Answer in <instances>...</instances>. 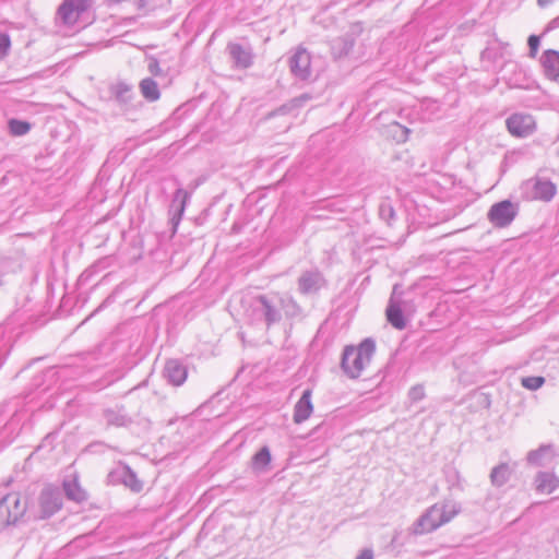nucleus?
<instances>
[{"label":"nucleus","mask_w":559,"mask_h":559,"mask_svg":"<svg viewBox=\"0 0 559 559\" xmlns=\"http://www.w3.org/2000/svg\"><path fill=\"white\" fill-rule=\"evenodd\" d=\"M461 512V504L453 500L435 503L429 507L412 525L411 533L425 535L449 523Z\"/></svg>","instance_id":"obj_1"},{"label":"nucleus","mask_w":559,"mask_h":559,"mask_svg":"<svg viewBox=\"0 0 559 559\" xmlns=\"http://www.w3.org/2000/svg\"><path fill=\"white\" fill-rule=\"evenodd\" d=\"M374 352L376 343L372 338H365L358 346H346L341 361L344 373L352 379L358 378L370 364Z\"/></svg>","instance_id":"obj_2"},{"label":"nucleus","mask_w":559,"mask_h":559,"mask_svg":"<svg viewBox=\"0 0 559 559\" xmlns=\"http://www.w3.org/2000/svg\"><path fill=\"white\" fill-rule=\"evenodd\" d=\"M278 302L276 294L259 295L252 299L250 307L254 318L263 321L270 328L282 319Z\"/></svg>","instance_id":"obj_3"},{"label":"nucleus","mask_w":559,"mask_h":559,"mask_svg":"<svg viewBox=\"0 0 559 559\" xmlns=\"http://www.w3.org/2000/svg\"><path fill=\"white\" fill-rule=\"evenodd\" d=\"M520 190L525 200L549 202L556 195L557 187L549 179L533 177L522 182Z\"/></svg>","instance_id":"obj_4"},{"label":"nucleus","mask_w":559,"mask_h":559,"mask_svg":"<svg viewBox=\"0 0 559 559\" xmlns=\"http://www.w3.org/2000/svg\"><path fill=\"white\" fill-rule=\"evenodd\" d=\"M26 510V499L17 492L8 493L0 500V525L8 526L17 523Z\"/></svg>","instance_id":"obj_5"},{"label":"nucleus","mask_w":559,"mask_h":559,"mask_svg":"<svg viewBox=\"0 0 559 559\" xmlns=\"http://www.w3.org/2000/svg\"><path fill=\"white\" fill-rule=\"evenodd\" d=\"M516 214L518 206L509 200H503L490 207L488 219L493 226L503 228L514 221Z\"/></svg>","instance_id":"obj_6"},{"label":"nucleus","mask_w":559,"mask_h":559,"mask_svg":"<svg viewBox=\"0 0 559 559\" xmlns=\"http://www.w3.org/2000/svg\"><path fill=\"white\" fill-rule=\"evenodd\" d=\"M508 131L516 138H526L534 133L536 121L530 114L516 112L506 120Z\"/></svg>","instance_id":"obj_7"},{"label":"nucleus","mask_w":559,"mask_h":559,"mask_svg":"<svg viewBox=\"0 0 559 559\" xmlns=\"http://www.w3.org/2000/svg\"><path fill=\"white\" fill-rule=\"evenodd\" d=\"M62 507V492L56 487H45L39 495L40 519H48Z\"/></svg>","instance_id":"obj_8"},{"label":"nucleus","mask_w":559,"mask_h":559,"mask_svg":"<svg viewBox=\"0 0 559 559\" xmlns=\"http://www.w3.org/2000/svg\"><path fill=\"white\" fill-rule=\"evenodd\" d=\"M88 7L90 0H63L57 15L63 24L74 25Z\"/></svg>","instance_id":"obj_9"},{"label":"nucleus","mask_w":559,"mask_h":559,"mask_svg":"<svg viewBox=\"0 0 559 559\" xmlns=\"http://www.w3.org/2000/svg\"><path fill=\"white\" fill-rule=\"evenodd\" d=\"M298 290L302 295H314L326 282L322 273L318 270H309L301 273L298 278Z\"/></svg>","instance_id":"obj_10"},{"label":"nucleus","mask_w":559,"mask_h":559,"mask_svg":"<svg viewBox=\"0 0 559 559\" xmlns=\"http://www.w3.org/2000/svg\"><path fill=\"white\" fill-rule=\"evenodd\" d=\"M310 55L306 49H298L290 58L289 66L292 73L299 80H308L310 76Z\"/></svg>","instance_id":"obj_11"},{"label":"nucleus","mask_w":559,"mask_h":559,"mask_svg":"<svg viewBox=\"0 0 559 559\" xmlns=\"http://www.w3.org/2000/svg\"><path fill=\"white\" fill-rule=\"evenodd\" d=\"M227 51L234 62V67L238 69H248L253 63V53L249 46H243L238 43H229Z\"/></svg>","instance_id":"obj_12"},{"label":"nucleus","mask_w":559,"mask_h":559,"mask_svg":"<svg viewBox=\"0 0 559 559\" xmlns=\"http://www.w3.org/2000/svg\"><path fill=\"white\" fill-rule=\"evenodd\" d=\"M163 376L168 383L175 386L183 384L187 379V367L178 359H169L166 361Z\"/></svg>","instance_id":"obj_13"},{"label":"nucleus","mask_w":559,"mask_h":559,"mask_svg":"<svg viewBox=\"0 0 559 559\" xmlns=\"http://www.w3.org/2000/svg\"><path fill=\"white\" fill-rule=\"evenodd\" d=\"M190 197L191 194L188 191L183 190L182 188H178L174 193V198L170 205V221L175 228L178 226L182 218Z\"/></svg>","instance_id":"obj_14"},{"label":"nucleus","mask_w":559,"mask_h":559,"mask_svg":"<svg viewBox=\"0 0 559 559\" xmlns=\"http://www.w3.org/2000/svg\"><path fill=\"white\" fill-rule=\"evenodd\" d=\"M312 391L310 389H306L300 399L297 401L294 407V423L301 424L306 421L313 412V405L311 402Z\"/></svg>","instance_id":"obj_15"},{"label":"nucleus","mask_w":559,"mask_h":559,"mask_svg":"<svg viewBox=\"0 0 559 559\" xmlns=\"http://www.w3.org/2000/svg\"><path fill=\"white\" fill-rule=\"evenodd\" d=\"M26 259L20 251H14L0 259V276L15 274L23 270Z\"/></svg>","instance_id":"obj_16"},{"label":"nucleus","mask_w":559,"mask_h":559,"mask_svg":"<svg viewBox=\"0 0 559 559\" xmlns=\"http://www.w3.org/2000/svg\"><path fill=\"white\" fill-rule=\"evenodd\" d=\"M0 419V449L10 444L20 432V415L13 414L11 418L2 425Z\"/></svg>","instance_id":"obj_17"},{"label":"nucleus","mask_w":559,"mask_h":559,"mask_svg":"<svg viewBox=\"0 0 559 559\" xmlns=\"http://www.w3.org/2000/svg\"><path fill=\"white\" fill-rule=\"evenodd\" d=\"M103 416L106 420L107 426L114 427H128L132 424V418L127 413L124 406H115L106 408L103 412Z\"/></svg>","instance_id":"obj_18"},{"label":"nucleus","mask_w":559,"mask_h":559,"mask_svg":"<svg viewBox=\"0 0 559 559\" xmlns=\"http://www.w3.org/2000/svg\"><path fill=\"white\" fill-rule=\"evenodd\" d=\"M540 63L545 75L550 80L559 76V52L552 49L544 51Z\"/></svg>","instance_id":"obj_19"},{"label":"nucleus","mask_w":559,"mask_h":559,"mask_svg":"<svg viewBox=\"0 0 559 559\" xmlns=\"http://www.w3.org/2000/svg\"><path fill=\"white\" fill-rule=\"evenodd\" d=\"M559 487V477L550 472H538L535 477L536 491L551 493Z\"/></svg>","instance_id":"obj_20"},{"label":"nucleus","mask_w":559,"mask_h":559,"mask_svg":"<svg viewBox=\"0 0 559 559\" xmlns=\"http://www.w3.org/2000/svg\"><path fill=\"white\" fill-rule=\"evenodd\" d=\"M355 45V38L346 34L331 41V51L335 59L343 58L349 53Z\"/></svg>","instance_id":"obj_21"},{"label":"nucleus","mask_w":559,"mask_h":559,"mask_svg":"<svg viewBox=\"0 0 559 559\" xmlns=\"http://www.w3.org/2000/svg\"><path fill=\"white\" fill-rule=\"evenodd\" d=\"M110 476H117L124 486L129 487L134 492L142 490V483L138 479L136 474L128 466L118 468L112 474H110Z\"/></svg>","instance_id":"obj_22"},{"label":"nucleus","mask_w":559,"mask_h":559,"mask_svg":"<svg viewBox=\"0 0 559 559\" xmlns=\"http://www.w3.org/2000/svg\"><path fill=\"white\" fill-rule=\"evenodd\" d=\"M386 319L389 323L397 330H403L406 326L403 310L401 306L393 300V298L390 299L386 308Z\"/></svg>","instance_id":"obj_23"},{"label":"nucleus","mask_w":559,"mask_h":559,"mask_svg":"<svg viewBox=\"0 0 559 559\" xmlns=\"http://www.w3.org/2000/svg\"><path fill=\"white\" fill-rule=\"evenodd\" d=\"M272 460L271 451L269 447H262L251 460L252 469L257 473H263L267 471V466L270 465Z\"/></svg>","instance_id":"obj_24"},{"label":"nucleus","mask_w":559,"mask_h":559,"mask_svg":"<svg viewBox=\"0 0 559 559\" xmlns=\"http://www.w3.org/2000/svg\"><path fill=\"white\" fill-rule=\"evenodd\" d=\"M554 456V450L551 445H540L536 450H532L527 453V462L533 465H545L546 459Z\"/></svg>","instance_id":"obj_25"},{"label":"nucleus","mask_w":559,"mask_h":559,"mask_svg":"<svg viewBox=\"0 0 559 559\" xmlns=\"http://www.w3.org/2000/svg\"><path fill=\"white\" fill-rule=\"evenodd\" d=\"M63 490L68 499L75 502H82L87 499L86 492L81 488L79 481L74 478L63 481Z\"/></svg>","instance_id":"obj_26"},{"label":"nucleus","mask_w":559,"mask_h":559,"mask_svg":"<svg viewBox=\"0 0 559 559\" xmlns=\"http://www.w3.org/2000/svg\"><path fill=\"white\" fill-rule=\"evenodd\" d=\"M111 93L115 100L121 106H128L133 98L132 87L123 82L112 86Z\"/></svg>","instance_id":"obj_27"},{"label":"nucleus","mask_w":559,"mask_h":559,"mask_svg":"<svg viewBox=\"0 0 559 559\" xmlns=\"http://www.w3.org/2000/svg\"><path fill=\"white\" fill-rule=\"evenodd\" d=\"M278 309H282L287 318L301 316L302 309L293 297L278 296Z\"/></svg>","instance_id":"obj_28"},{"label":"nucleus","mask_w":559,"mask_h":559,"mask_svg":"<svg viewBox=\"0 0 559 559\" xmlns=\"http://www.w3.org/2000/svg\"><path fill=\"white\" fill-rule=\"evenodd\" d=\"M511 468L507 463L495 466L490 473V481L496 487H501L510 479Z\"/></svg>","instance_id":"obj_29"},{"label":"nucleus","mask_w":559,"mask_h":559,"mask_svg":"<svg viewBox=\"0 0 559 559\" xmlns=\"http://www.w3.org/2000/svg\"><path fill=\"white\" fill-rule=\"evenodd\" d=\"M140 90L143 97L148 102H155L160 96L157 83L151 78H145L141 81Z\"/></svg>","instance_id":"obj_30"},{"label":"nucleus","mask_w":559,"mask_h":559,"mask_svg":"<svg viewBox=\"0 0 559 559\" xmlns=\"http://www.w3.org/2000/svg\"><path fill=\"white\" fill-rule=\"evenodd\" d=\"M31 128H32L31 123L25 120L11 118L8 121L9 132L13 136H23L31 131Z\"/></svg>","instance_id":"obj_31"},{"label":"nucleus","mask_w":559,"mask_h":559,"mask_svg":"<svg viewBox=\"0 0 559 559\" xmlns=\"http://www.w3.org/2000/svg\"><path fill=\"white\" fill-rule=\"evenodd\" d=\"M522 385L531 391H535L543 386L545 383V378L539 376L524 377L521 381Z\"/></svg>","instance_id":"obj_32"},{"label":"nucleus","mask_w":559,"mask_h":559,"mask_svg":"<svg viewBox=\"0 0 559 559\" xmlns=\"http://www.w3.org/2000/svg\"><path fill=\"white\" fill-rule=\"evenodd\" d=\"M425 397V389L423 385H414L408 391V399L413 402H419Z\"/></svg>","instance_id":"obj_33"},{"label":"nucleus","mask_w":559,"mask_h":559,"mask_svg":"<svg viewBox=\"0 0 559 559\" xmlns=\"http://www.w3.org/2000/svg\"><path fill=\"white\" fill-rule=\"evenodd\" d=\"M11 47V39L7 33H0V59H3Z\"/></svg>","instance_id":"obj_34"},{"label":"nucleus","mask_w":559,"mask_h":559,"mask_svg":"<svg viewBox=\"0 0 559 559\" xmlns=\"http://www.w3.org/2000/svg\"><path fill=\"white\" fill-rule=\"evenodd\" d=\"M539 44H540V38L539 36L537 35H531L527 39V45H528V48H530V52H528V56L531 58H535L536 55H537V51H538V47H539Z\"/></svg>","instance_id":"obj_35"},{"label":"nucleus","mask_w":559,"mask_h":559,"mask_svg":"<svg viewBox=\"0 0 559 559\" xmlns=\"http://www.w3.org/2000/svg\"><path fill=\"white\" fill-rule=\"evenodd\" d=\"M501 56V52L492 47H487L481 51V59L484 60L496 61Z\"/></svg>","instance_id":"obj_36"},{"label":"nucleus","mask_w":559,"mask_h":559,"mask_svg":"<svg viewBox=\"0 0 559 559\" xmlns=\"http://www.w3.org/2000/svg\"><path fill=\"white\" fill-rule=\"evenodd\" d=\"M9 343L4 340L2 333H0V367L5 360L7 355L9 354Z\"/></svg>","instance_id":"obj_37"},{"label":"nucleus","mask_w":559,"mask_h":559,"mask_svg":"<svg viewBox=\"0 0 559 559\" xmlns=\"http://www.w3.org/2000/svg\"><path fill=\"white\" fill-rule=\"evenodd\" d=\"M380 216L389 222L395 216V212L391 205L382 204L380 206Z\"/></svg>","instance_id":"obj_38"},{"label":"nucleus","mask_w":559,"mask_h":559,"mask_svg":"<svg viewBox=\"0 0 559 559\" xmlns=\"http://www.w3.org/2000/svg\"><path fill=\"white\" fill-rule=\"evenodd\" d=\"M356 559H373V552L370 549L362 550Z\"/></svg>","instance_id":"obj_39"},{"label":"nucleus","mask_w":559,"mask_h":559,"mask_svg":"<svg viewBox=\"0 0 559 559\" xmlns=\"http://www.w3.org/2000/svg\"><path fill=\"white\" fill-rule=\"evenodd\" d=\"M558 25H559V16H558L557 19L552 20V21L549 23V25H548V29H549V28H554V27H556V26H558Z\"/></svg>","instance_id":"obj_40"},{"label":"nucleus","mask_w":559,"mask_h":559,"mask_svg":"<svg viewBox=\"0 0 559 559\" xmlns=\"http://www.w3.org/2000/svg\"><path fill=\"white\" fill-rule=\"evenodd\" d=\"M157 70H158V63L157 62L150 63V71L152 73H155Z\"/></svg>","instance_id":"obj_41"},{"label":"nucleus","mask_w":559,"mask_h":559,"mask_svg":"<svg viewBox=\"0 0 559 559\" xmlns=\"http://www.w3.org/2000/svg\"><path fill=\"white\" fill-rule=\"evenodd\" d=\"M551 2V0H537V3L539 7H546L547 4H549Z\"/></svg>","instance_id":"obj_42"},{"label":"nucleus","mask_w":559,"mask_h":559,"mask_svg":"<svg viewBox=\"0 0 559 559\" xmlns=\"http://www.w3.org/2000/svg\"><path fill=\"white\" fill-rule=\"evenodd\" d=\"M402 132L404 133V139L403 140H406L407 133L409 132V130L407 128H402Z\"/></svg>","instance_id":"obj_43"},{"label":"nucleus","mask_w":559,"mask_h":559,"mask_svg":"<svg viewBox=\"0 0 559 559\" xmlns=\"http://www.w3.org/2000/svg\"><path fill=\"white\" fill-rule=\"evenodd\" d=\"M136 2L140 7H144L145 4V0H136Z\"/></svg>","instance_id":"obj_44"},{"label":"nucleus","mask_w":559,"mask_h":559,"mask_svg":"<svg viewBox=\"0 0 559 559\" xmlns=\"http://www.w3.org/2000/svg\"><path fill=\"white\" fill-rule=\"evenodd\" d=\"M453 476H454V478H455L456 480H459L460 475H459V473H457L456 471H453Z\"/></svg>","instance_id":"obj_45"},{"label":"nucleus","mask_w":559,"mask_h":559,"mask_svg":"<svg viewBox=\"0 0 559 559\" xmlns=\"http://www.w3.org/2000/svg\"><path fill=\"white\" fill-rule=\"evenodd\" d=\"M108 2H111V3H120L122 0H107Z\"/></svg>","instance_id":"obj_46"},{"label":"nucleus","mask_w":559,"mask_h":559,"mask_svg":"<svg viewBox=\"0 0 559 559\" xmlns=\"http://www.w3.org/2000/svg\"><path fill=\"white\" fill-rule=\"evenodd\" d=\"M155 559H168V558H167V557H165V556H158V557H156Z\"/></svg>","instance_id":"obj_47"}]
</instances>
